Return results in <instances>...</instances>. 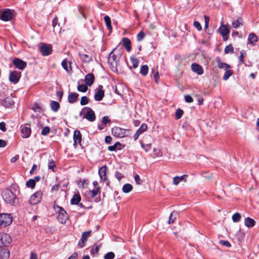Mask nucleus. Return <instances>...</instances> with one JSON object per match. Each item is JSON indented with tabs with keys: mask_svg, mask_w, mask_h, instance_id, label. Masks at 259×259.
I'll return each mask as SVG.
<instances>
[{
	"mask_svg": "<svg viewBox=\"0 0 259 259\" xmlns=\"http://www.w3.org/2000/svg\"><path fill=\"white\" fill-rule=\"evenodd\" d=\"M2 196L4 201L12 205H15L18 202L16 195L10 189H6L3 190Z\"/></svg>",
	"mask_w": 259,
	"mask_h": 259,
	"instance_id": "nucleus-1",
	"label": "nucleus"
},
{
	"mask_svg": "<svg viewBox=\"0 0 259 259\" xmlns=\"http://www.w3.org/2000/svg\"><path fill=\"white\" fill-rule=\"evenodd\" d=\"M54 208L55 212L58 214L57 219L58 221L61 224L66 223L68 219V215L64 209L56 204L54 205Z\"/></svg>",
	"mask_w": 259,
	"mask_h": 259,
	"instance_id": "nucleus-2",
	"label": "nucleus"
},
{
	"mask_svg": "<svg viewBox=\"0 0 259 259\" xmlns=\"http://www.w3.org/2000/svg\"><path fill=\"white\" fill-rule=\"evenodd\" d=\"M12 217L10 214H0V228H4L10 225L12 222Z\"/></svg>",
	"mask_w": 259,
	"mask_h": 259,
	"instance_id": "nucleus-3",
	"label": "nucleus"
},
{
	"mask_svg": "<svg viewBox=\"0 0 259 259\" xmlns=\"http://www.w3.org/2000/svg\"><path fill=\"white\" fill-rule=\"evenodd\" d=\"M12 242L11 236L5 233H0V247L7 246Z\"/></svg>",
	"mask_w": 259,
	"mask_h": 259,
	"instance_id": "nucleus-4",
	"label": "nucleus"
},
{
	"mask_svg": "<svg viewBox=\"0 0 259 259\" xmlns=\"http://www.w3.org/2000/svg\"><path fill=\"white\" fill-rule=\"evenodd\" d=\"M217 31L222 35L224 41H226L228 39L229 34L230 31L226 25L221 24V26L219 28Z\"/></svg>",
	"mask_w": 259,
	"mask_h": 259,
	"instance_id": "nucleus-5",
	"label": "nucleus"
},
{
	"mask_svg": "<svg viewBox=\"0 0 259 259\" xmlns=\"http://www.w3.org/2000/svg\"><path fill=\"white\" fill-rule=\"evenodd\" d=\"M13 16V11L10 9H5L4 11L0 10V19L3 21H10L12 19Z\"/></svg>",
	"mask_w": 259,
	"mask_h": 259,
	"instance_id": "nucleus-6",
	"label": "nucleus"
},
{
	"mask_svg": "<svg viewBox=\"0 0 259 259\" xmlns=\"http://www.w3.org/2000/svg\"><path fill=\"white\" fill-rule=\"evenodd\" d=\"M42 192L38 191L32 194L29 199L30 204L35 205L39 203L42 198Z\"/></svg>",
	"mask_w": 259,
	"mask_h": 259,
	"instance_id": "nucleus-7",
	"label": "nucleus"
},
{
	"mask_svg": "<svg viewBox=\"0 0 259 259\" xmlns=\"http://www.w3.org/2000/svg\"><path fill=\"white\" fill-rule=\"evenodd\" d=\"M112 135L117 138H121L125 136L126 130L115 126L112 129Z\"/></svg>",
	"mask_w": 259,
	"mask_h": 259,
	"instance_id": "nucleus-8",
	"label": "nucleus"
},
{
	"mask_svg": "<svg viewBox=\"0 0 259 259\" xmlns=\"http://www.w3.org/2000/svg\"><path fill=\"white\" fill-rule=\"evenodd\" d=\"M21 75V72H20L11 71L9 75V80L14 84H16L19 82Z\"/></svg>",
	"mask_w": 259,
	"mask_h": 259,
	"instance_id": "nucleus-9",
	"label": "nucleus"
},
{
	"mask_svg": "<svg viewBox=\"0 0 259 259\" xmlns=\"http://www.w3.org/2000/svg\"><path fill=\"white\" fill-rule=\"evenodd\" d=\"M21 132L23 138H28L31 133L30 125L27 124L22 125L21 126Z\"/></svg>",
	"mask_w": 259,
	"mask_h": 259,
	"instance_id": "nucleus-10",
	"label": "nucleus"
},
{
	"mask_svg": "<svg viewBox=\"0 0 259 259\" xmlns=\"http://www.w3.org/2000/svg\"><path fill=\"white\" fill-rule=\"evenodd\" d=\"M52 46L50 45L42 44L40 47V52L44 56H47L52 53Z\"/></svg>",
	"mask_w": 259,
	"mask_h": 259,
	"instance_id": "nucleus-11",
	"label": "nucleus"
},
{
	"mask_svg": "<svg viewBox=\"0 0 259 259\" xmlns=\"http://www.w3.org/2000/svg\"><path fill=\"white\" fill-rule=\"evenodd\" d=\"M84 109L87 110V112L83 117L91 122L94 121L96 119V115L94 111L90 107H86L83 108V109Z\"/></svg>",
	"mask_w": 259,
	"mask_h": 259,
	"instance_id": "nucleus-12",
	"label": "nucleus"
},
{
	"mask_svg": "<svg viewBox=\"0 0 259 259\" xmlns=\"http://www.w3.org/2000/svg\"><path fill=\"white\" fill-rule=\"evenodd\" d=\"M97 90H98L95 92L94 98L96 101H100L104 97V91L103 86L101 85L99 86Z\"/></svg>",
	"mask_w": 259,
	"mask_h": 259,
	"instance_id": "nucleus-13",
	"label": "nucleus"
},
{
	"mask_svg": "<svg viewBox=\"0 0 259 259\" xmlns=\"http://www.w3.org/2000/svg\"><path fill=\"white\" fill-rule=\"evenodd\" d=\"M13 63L16 66V68L20 70L24 69L27 65L26 62L17 58H14L13 59Z\"/></svg>",
	"mask_w": 259,
	"mask_h": 259,
	"instance_id": "nucleus-14",
	"label": "nucleus"
},
{
	"mask_svg": "<svg viewBox=\"0 0 259 259\" xmlns=\"http://www.w3.org/2000/svg\"><path fill=\"white\" fill-rule=\"evenodd\" d=\"M191 69L193 72L196 73L198 75H202L204 72L202 67L200 65L195 63L192 64Z\"/></svg>",
	"mask_w": 259,
	"mask_h": 259,
	"instance_id": "nucleus-15",
	"label": "nucleus"
},
{
	"mask_svg": "<svg viewBox=\"0 0 259 259\" xmlns=\"http://www.w3.org/2000/svg\"><path fill=\"white\" fill-rule=\"evenodd\" d=\"M107 170V167L106 165H104L99 169L98 171L101 179L105 181H107L108 180L106 175Z\"/></svg>",
	"mask_w": 259,
	"mask_h": 259,
	"instance_id": "nucleus-16",
	"label": "nucleus"
},
{
	"mask_svg": "<svg viewBox=\"0 0 259 259\" xmlns=\"http://www.w3.org/2000/svg\"><path fill=\"white\" fill-rule=\"evenodd\" d=\"M74 146L75 147L77 144H80L81 142V134L79 131L75 130L73 134Z\"/></svg>",
	"mask_w": 259,
	"mask_h": 259,
	"instance_id": "nucleus-17",
	"label": "nucleus"
},
{
	"mask_svg": "<svg viewBox=\"0 0 259 259\" xmlns=\"http://www.w3.org/2000/svg\"><path fill=\"white\" fill-rule=\"evenodd\" d=\"M85 83L89 86H91L95 80V76L93 73H88L85 76Z\"/></svg>",
	"mask_w": 259,
	"mask_h": 259,
	"instance_id": "nucleus-18",
	"label": "nucleus"
},
{
	"mask_svg": "<svg viewBox=\"0 0 259 259\" xmlns=\"http://www.w3.org/2000/svg\"><path fill=\"white\" fill-rule=\"evenodd\" d=\"M79 95L75 92H72L69 94L68 96V101L71 104L75 103L78 99Z\"/></svg>",
	"mask_w": 259,
	"mask_h": 259,
	"instance_id": "nucleus-19",
	"label": "nucleus"
},
{
	"mask_svg": "<svg viewBox=\"0 0 259 259\" xmlns=\"http://www.w3.org/2000/svg\"><path fill=\"white\" fill-rule=\"evenodd\" d=\"M123 45L125 48L126 51L130 52L132 50L131 41L129 38L123 37L122 39Z\"/></svg>",
	"mask_w": 259,
	"mask_h": 259,
	"instance_id": "nucleus-20",
	"label": "nucleus"
},
{
	"mask_svg": "<svg viewBox=\"0 0 259 259\" xmlns=\"http://www.w3.org/2000/svg\"><path fill=\"white\" fill-rule=\"evenodd\" d=\"M243 23L244 22L242 18L241 17H238L236 20L232 21V24L233 28H237L240 26H242Z\"/></svg>",
	"mask_w": 259,
	"mask_h": 259,
	"instance_id": "nucleus-21",
	"label": "nucleus"
},
{
	"mask_svg": "<svg viewBox=\"0 0 259 259\" xmlns=\"http://www.w3.org/2000/svg\"><path fill=\"white\" fill-rule=\"evenodd\" d=\"M61 65L63 68L67 72H69L72 70L71 62L68 61L66 59H64L62 61Z\"/></svg>",
	"mask_w": 259,
	"mask_h": 259,
	"instance_id": "nucleus-22",
	"label": "nucleus"
},
{
	"mask_svg": "<svg viewBox=\"0 0 259 259\" xmlns=\"http://www.w3.org/2000/svg\"><path fill=\"white\" fill-rule=\"evenodd\" d=\"M10 257V252L7 249H0V259H8Z\"/></svg>",
	"mask_w": 259,
	"mask_h": 259,
	"instance_id": "nucleus-23",
	"label": "nucleus"
},
{
	"mask_svg": "<svg viewBox=\"0 0 259 259\" xmlns=\"http://www.w3.org/2000/svg\"><path fill=\"white\" fill-rule=\"evenodd\" d=\"M14 104V102L11 97H7L3 101V105L8 108L11 107Z\"/></svg>",
	"mask_w": 259,
	"mask_h": 259,
	"instance_id": "nucleus-24",
	"label": "nucleus"
},
{
	"mask_svg": "<svg viewBox=\"0 0 259 259\" xmlns=\"http://www.w3.org/2000/svg\"><path fill=\"white\" fill-rule=\"evenodd\" d=\"M79 55L81 58V59L85 63H89L92 60V57L91 56H89L88 54L81 53L80 52L79 53Z\"/></svg>",
	"mask_w": 259,
	"mask_h": 259,
	"instance_id": "nucleus-25",
	"label": "nucleus"
},
{
	"mask_svg": "<svg viewBox=\"0 0 259 259\" xmlns=\"http://www.w3.org/2000/svg\"><path fill=\"white\" fill-rule=\"evenodd\" d=\"M50 107H51V110L53 111L56 112L60 109V104L58 102H57V101H51Z\"/></svg>",
	"mask_w": 259,
	"mask_h": 259,
	"instance_id": "nucleus-26",
	"label": "nucleus"
},
{
	"mask_svg": "<svg viewBox=\"0 0 259 259\" xmlns=\"http://www.w3.org/2000/svg\"><path fill=\"white\" fill-rule=\"evenodd\" d=\"M258 40L257 36L253 33H251L249 35L248 38V43L251 45H254L255 42Z\"/></svg>",
	"mask_w": 259,
	"mask_h": 259,
	"instance_id": "nucleus-27",
	"label": "nucleus"
},
{
	"mask_svg": "<svg viewBox=\"0 0 259 259\" xmlns=\"http://www.w3.org/2000/svg\"><path fill=\"white\" fill-rule=\"evenodd\" d=\"M244 224L246 227L248 228H251L254 226L255 221L253 219L247 217L245 219Z\"/></svg>",
	"mask_w": 259,
	"mask_h": 259,
	"instance_id": "nucleus-28",
	"label": "nucleus"
},
{
	"mask_svg": "<svg viewBox=\"0 0 259 259\" xmlns=\"http://www.w3.org/2000/svg\"><path fill=\"white\" fill-rule=\"evenodd\" d=\"M81 200V197L79 194H74L71 199V203L72 204L76 205L79 203Z\"/></svg>",
	"mask_w": 259,
	"mask_h": 259,
	"instance_id": "nucleus-29",
	"label": "nucleus"
},
{
	"mask_svg": "<svg viewBox=\"0 0 259 259\" xmlns=\"http://www.w3.org/2000/svg\"><path fill=\"white\" fill-rule=\"evenodd\" d=\"M108 61L112 65L115 64L116 65L117 64V57L115 54L113 53V52H111V53L109 55Z\"/></svg>",
	"mask_w": 259,
	"mask_h": 259,
	"instance_id": "nucleus-30",
	"label": "nucleus"
},
{
	"mask_svg": "<svg viewBox=\"0 0 259 259\" xmlns=\"http://www.w3.org/2000/svg\"><path fill=\"white\" fill-rule=\"evenodd\" d=\"M185 177H187V175H184L182 176L175 177L173 179V184L175 185H178L179 183L184 180Z\"/></svg>",
	"mask_w": 259,
	"mask_h": 259,
	"instance_id": "nucleus-31",
	"label": "nucleus"
},
{
	"mask_svg": "<svg viewBox=\"0 0 259 259\" xmlns=\"http://www.w3.org/2000/svg\"><path fill=\"white\" fill-rule=\"evenodd\" d=\"M149 70V67L147 65H144L141 66L140 73L144 76L147 75Z\"/></svg>",
	"mask_w": 259,
	"mask_h": 259,
	"instance_id": "nucleus-32",
	"label": "nucleus"
},
{
	"mask_svg": "<svg viewBox=\"0 0 259 259\" xmlns=\"http://www.w3.org/2000/svg\"><path fill=\"white\" fill-rule=\"evenodd\" d=\"M133 189V186L130 184H125L122 187V191L125 193L131 192Z\"/></svg>",
	"mask_w": 259,
	"mask_h": 259,
	"instance_id": "nucleus-33",
	"label": "nucleus"
},
{
	"mask_svg": "<svg viewBox=\"0 0 259 259\" xmlns=\"http://www.w3.org/2000/svg\"><path fill=\"white\" fill-rule=\"evenodd\" d=\"M100 193V188L99 187H96L95 189L90 190L89 194L92 198L95 197L98 194Z\"/></svg>",
	"mask_w": 259,
	"mask_h": 259,
	"instance_id": "nucleus-34",
	"label": "nucleus"
},
{
	"mask_svg": "<svg viewBox=\"0 0 259 259\" xmlns=\"http://www.w3.org/2000/svg\"><path fill=\"white\" fill-rule=\"evenodd\" d=\"M130 60L133 64V67L134 69L137 68L138 67L139 63V61L138 60V59L134 56H131L130 57Z\"/></svg>",
	"mask_w": 259,
	"mask_h": 259,
	"instance_id": "nucleus-35",
	"label": "nucleus"
},
{
	"mask_svg": "<svg viewBox=\"0 0 259 259\" xmlns=\"http://www.w3.org/2000/svg\"><path fill=\"white\" fill-rule=\"evenodd\" d=\"M218 67L220 69L224 68V69H225V70H227L228 69H229L231 67V66L229 64H227L226 63L222 62L220 61V60H219V61H218Z\"/></svg>",
	"mask_w": 259,
	"mask_h": 259,
	"instance_id": "nucleus-36",
	"label": "nucleus"
},
{
	"mask_svg": "<svg viewBox=\"0 0 259 259\" xmlns=\"http://www.w3.org/2000/svg\"><path fill=\"white\" fill-rule=\"evenodd\" d=\"M226 71L223 76V79L224 80H227L229 79V78L233 74V71L232 70H225Z\"/></svg>",
	"mask_w": 259,
	"mask_h": 259,
	"instance_id": "nucleus-37",
	"label": "nucleus"
},
{
	"mask_svg": "<svg viewBox=\"0 0 259 259\" xmlns=\"http://www.w3.org/2000/svg\"><path fill=\"white\" fill-rule=\"evenodd\" d=\"M100 247V245H97L96 244H95L93 245L90 250V253L91 254L94 255L95 254H96L99 251V248Z\"/></svg>",
	"mask_w": 259,
	"mask_h": 259,
	"instance_id": "nucleus-38",
	"label": "nucleus"
},
{
	"mask_svg": "<svg viewBox=\"0 0 259 259\" xmlns=\"http://www.w3.org/2000/svg\"><path fill=\"white\" fill-rule=\"evenodd\" d=\"M104 19L107 28L109 29H111L112 28V26L110 18L108 16H106L104 17Z\"/></svg>",
	"mask_w": 259,
	"mask_h": 259,
	"instance_id": "nucleus-39",
	"label": "nucleus"
},
{
	"mask_svg": "<svg viewBox=\"0 0 259 259\" xmlns=\"http://www.w3.org/2000/svg\"><path fill=\"white\" fill-rule=\"evenodd\" d=\"M35 180L33 179H29L26 183V185L27 187L34 188L35 186Z\"/></svg>",
	"mask_w": 259,
	"mask_h": 259,
	"instance_id": "nucleus-40",
	"label": "nucleus"
},
{
	"mask_svg": "<svg viewBox=\"0 0 259 259\" xmlns=\"http://www.w3.org/2000/svg\"><path fill=\"white\" fill-rule=\"evenodd\" d=\"M177 215V212L176 211H172L169 218L168 224H170L174 222L176 220V216Z\"/></svg>",
	"mask_w": 259,
	"mask_h": 259,
	"instance_id": "nucleus-41",
	"label": "nucleus"
},
{
	"mask_svg": "<svg viewBox=\"0 0 259 259\" xmlns=\"http://www.w3.org/2000/svg\"><path fill=\"white\" fill-rule=\"evenodd\" d=\"M141 144L146 152H148L152 149V145L151 144H145L144 141L141 142Z\"/></svg>",
	"mask_w": 259,
	"mask_h": 259,
	"instance_id": "nucleus-42",
	"label": "nucleus"
},
{
	"mask_svg": "<svg viewBox=\"0 0 259 259\" xmlns=\"http://www.w3.org/2000/svg\"><path fill=\"white\" fill-rule=\"evenodd\" d=\"M87 85V84H78L77 90L79 92L84 93L88 90Z\"/></svg>",
	"mask_w": 259,
	"mask_h": 259,
	"instance_id": "nucleus-43",
	"label": "nucleus"
},
{
	"mask_svg": "<svg viewBox=\"0 0 259 259\" xmlns=\"http://www.w3.org/2000/svg\"><path fill=\"white\" fill-rule=\"evenodd\" d=\"M184 113V111L183 110L181 109H178L176 110V112L175 113V118L176 119H180L183 114Z\"/></svg>",
	"mask_w": 259,
	"mask_h": 259,
	"instance_id": "nucleus-44",
	"label": "nucleus"
},
{
	"mask_svg": "<svg viewBox=\"0 0 259 259\" xmlns=\"http://www.w3.org/2000/svg\"><path fill=\"white\" fill-rule=\"evenodd\" d=\"M56 167V164L55 161L52 159L49 161L48 164V168L49 169L52 170L53 172L55 171V168Z\"/></svg>",
	"mask_w": 259,
	"mask_h": 259,
	"instance_id": "nucleus-45",
	"label": "nucleus"
},
{
	"mask_svg": "<svg viewBox=\"0 0 259 259\" xmlns=\"http://www.w3.org/2000/svg\"><path fill=\"white\" fill-rule=\"evenodd\" d=\"M241 218V217L240 213L236 212L233 215L232 220L234 222H238L240 221Z\"/></svg>",
	"mask_w": 259,
	"mask_h": 259,
	"instance_id": "nucleus-46",
	"label": "nucleus"
},
{
	"mask_svg": "<svg viewBox=\"0 0 259 259\" xmlns=\"http://www.w3.org/2000/svg\"><path fill=\"white\" fill-rule=\"evenodd\" d=\"M121 144L119 142H117L112 146H110L108 147V149L110 151H115L117 149L118 146H120Z\"/></svg>",
	"mask_w": 259,
	"mask_h": 259,
	"instance_id": "nucleus-47",
	"label": "nucleus"
},
{
	"mask_svg": "<svg viewBox=\"0 0 259 259\" xmlns=\"http://www.w3.org/2000/svg\"><path fill=\"white\" fill-rule=\"evenodd\" d=\"M234 51V49L233 46L231 45H229L227 46L225 48L224 52L226 54H228L229 53H233Z\"/></svg>",
	"mask_w": 259,
	"mask_h": 259,
	"instance_id": "nucleus-48",
	"label": "nucleus"
},
{
	"mask_svg": "<svg viewBox=\"0 0 259 259\" xmlns=\"http://www.w3.org/2000/svg\"><path fill=\"white\" fill-rule=\"evenodd\" d=\"M91 232H92L91 231H89L83 232L82 234L81 238L83 240L87 241L88 238L91 235Z\"/></svg>",
	"mask_w": 259,
	"mask_h": 259,
	"instance_id": "nucleus-49",
	"label": "nucleus"
},
{
	"mask_svg": "<svg viewBox=\"0 0 259 259\" xmlns=\"http://www.w3.org/2000/svg\"><path fill=\"white\" fill-rule=\"evenodd\" d=\"M89 98L86 96H83L81 98L80 100V104L81 105H85L89 103Z\"/></svg>",
	"mask_w": 259,
	"mask_h": 259,
	"instance_id": "nucleus-50",
	"label": "nucleus"
},
{
	"mask_svg": "<svg viewBox=\"0 0 259 259\" xmlns=\"http://www.w3.org/2000/svg\"><path fill=\"white\" fill-rule=\"evenodd\" d=\"M115 257V254L113 252H109L104 255V259H113Z\"/></svg>",
	"mask_w": 259,
	"mask_h": 259,
	"instance_id": "nucleus-51",
	"label": "nucleus"
},
{
	"mask_svg": "<svg viewBox=\"0 0 259 259\" xmlns=\"http://www.w3.org/2000/svg\"><path fill=\"white\" fill-rule=\"evenodd\" d=\"M145 37V34L144 32L141 31L140 32H139L138 34H137V40L139 41H140L142 40Z\"/></svg>",
	"mask_w": 259,
	"mask_h": 259,
	"instance_id": "nucleus-52",
	"label": "nucleus"
},
{
	"mask_svg": "<svg viewBox=\"0 0 259 259\" xmlns=\"http://www.w3.org/2000/svg\"><path fill=\"white\" fill-rule=\"evenodd\" d=\"M110 122L111 120L110 119L108 116H105L102 118V122L103 123V125H106L107 123H110Z\"/></svg>",
	"mask_w": 259,
	"mask_h": 259,
	"instance_id": "nucleus-53",
	"label": "nucleus"
},
{
	"mask_svg": "<svg viewBox=\"0 0 259 259\" xmlns=\"http://www.w3.org/2000/svg\"><path fill=\"white\" fill-rule=\"evenodd\" d=\"M50 127L48 126H46L42 129L41 134V135H42L44 136H46L50 133Z\"/></svg>",
	"mask_w": 259,
	"mask_h": 259,
	"instance_id": "nucleus-54",
	"label": "nucleus"
},
{
	"mask_svg": "<svg viewBox=\"0 0 259 259\" xmlns=\"http://www.w3.org/2000/svg\"><path fill=\"white\" fill-rule=\"evenodd\" d=\"M134 180L138 185H141L142 183V181L140 179V176L138 175H136L134 177Z\"/></svg>",
	"mask_w": 259,
	"mask_h": 259,
	"instance_id": "nucleus-55",
	"label": "nucleus"
},
{
	"mask_svg": "<svg viewBox=\"0 0 259 259\" xmlns=\"http://www.w3.org/2000/svg\"><path fill=\"white\" fill-rule=\"evenodd\" d=\"M86 242H87L86 240H83L82 238H81L78 241V245L80 248H82L85 246V244Z\"/></svg>",
	"mask_w": 259,
	"mask_h": 259,
	"instance_id": "nucleus-56",
	"label": "nucleus"
},
{
	"mask_svg": "<svg viewBox=\"0 0 259 259\" xmlns=\"http://www.w3.org/2000/svg\"><path fill=\"white\" fill-rule=\"evenodd\" d=\"M185 101L187 103H192L193 102V99L190 95H186L185 96Z\"/></svg>",
	"mask_w": 259,
	"mask_h": 259,
	"instance_id": "nucleus-57",
	"label": "nucleus"
},
{
	"mask_svg": "<svg viewBox=\"0 0 259 259\" xmlns=\"http://www.w3.org/2000/svg\"><path fill=\"white\" fill-rule=\"evenodd\" d=\"M58 18L57 17H55L53 20V21H52V26H53V28H54L53 30L54 32H55V28L56 27V26L57 25V24H58Z\"/></svg>",
	"mask_w": 259,
	"mask_h": 259,
	"instance_id": "nucleus-58",
	"label": "nucleus"
},
{
	"mask_svg": "<svg viewBox=\"0 0 259 259\" xmlns=\"http://www.w3.org/2000/svg\"><path fill=\"white\" fill-rule=\"evenodd\" d=\"M115 177L118 181H120L123 177V176L121 172L116 171L115 174Z\"/></svg>",
	"mask_w": 259,
	"mask_h": 259,
	"instance_id": "nucleus-59",
	"label": "nucleus"
},
{
	"mask_svg": "<svg viewBox=\"0 0 259 259\" xmlns=\"http://www.w3.org/2000/svg\"><path fill=\"white\" fill-rule=\"evenodd\" d=\"M194 26L197 28L198 31L202 29L201 25L198 21H195L194 22Z\"/></svg>",
	"mask_w": 259,
	"mask_h": 259,
	"instance_id": "nucleus-60",
	"label": "nucleus"
},
{
	"mask_svg": "<svg viewBox=\"0 0 259 259\" xmlns=\"http://www.w3.org/2000/svg\"><path fill=\"white\" fill-rule=\"evenodd\" d=\"M245 53L244 52L241 51L240 52V56L239 57V62L241 64L244 63V59L243 58L244 57Z\"/></svg>",
	"mask_w": 259,
	"mask_h": 259,
	"instance_id": "nucleus-61",
	"label": "nucleus"
},
{
	"mask_svg": "<svg viewBox=\"0 0 259 259\" xmlns=\"http://www.w3.org/2000/svg\"><path fill=\"white\" fill-rule=\"evenodd\" d=\"M33 110L35 112L39 111L40 110V107L37 103H35L33 107Z\"/></svg>",
	"mask_w": 259,
	"mask_h": 259,
	"instance_id": "nucleus-62",
	"label": "nucleus"
},
{
	"mask_svg": "<svg viewBox=\"0 0 259 259\" xmlns=\"http://www.w3.org/2000/svg\"><path fill=\"white\" fill-rule=\"evenodd\" d=\"M0 130L3 132L6 131V123L4 122H0Z\"/></svg>",
	"mask_w": 259,
	"mask_h": 259,
	"instance_id": "nucleus-63",
	"label": "nucleus"
},
{
	"mask_svg": "<svg viewBox=\"0 0 259 259\" xmlns=\"http://www.w3.org/2000/svg\"><path fill=\"white\" fill-rule=\"evenodd\" d=\"M139 129L142 132H144L146 131L147 129V125L145 123L142 124L141 126L140 127Z\"/></svg>",
	"mask_w": 259,
	"mask_h": 259,
	"instance_id": "nucleus-64",
	"label": "nucleus"
}]
</instances>
